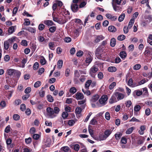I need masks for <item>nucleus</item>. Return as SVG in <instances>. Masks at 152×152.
Listing matches in <instances>:
<instances>
[{"label": "nucleus", "mask_w": 152, "mask_h": 152, "mask_svg": "<svg viewBox=\"0 0 152 152\" xmlns=\"http://www.w3.org/2000/svg\"><path fill=\"white\" fill-rule=\"evenodd\" d=\"M111 133V131L110 130H107L105 131L104 134L99 133L95 139L99 141L105 140Z\"/></svg>", "instance_id": "obj_1"}, {"label": "nucleus", "mask_w": 152, "mask_h": 152, "mask_svg": "<svg viewBox=\"0 0 152 152\" xmlns=\"http://www.w3.org/2000/svg\"><path fill=\"white\" fill-rule=\"evenodd\" d=\"M46 111L47 113V115L50 118H53L56 116V115L54 114L53 110L50 107H48L46 109Z\"/></svg>", "instance_id": "obj_2"}, {"label": "nucleus", "mask_w": 152, "mask_h": 152, "mask_svg": "<svg viewBox=\"0 0 152 152\" xmlns=\"http://www.w3.org/2000/svg\"><path fill=\"white\" fill-rule=\"evenodd\" d=\"M121 1V0H112V5L114 10L116 11L117 8H120V7L116 6L117 4L119 5Z\"/></svg>", "instance_id": "obj_3"}, {"label": "nucleus", "mask_w": 152, "mask_h": 152, "mask_svg": "<svg viewBox=\"0 0 152 152\" xmlns=\"http://www.w3.org/2000/svg\"><path fill=\"white\" fill-rule=\"evenodd\" d=\"M92 55L90 52H88L86 53V62L88 64H90L93 60V57L92 56Z\"/></svg>", "instance_id": "obj_4"}, {"label": "nucleus", "mask_w": 152, "mask_h": 152, "mask_svg": "<svg viewBox=\"0 0 152 152\" xmlns=\"http://www.w3.org/2000/svg\"><path fill=\"white\" fill-rule=\"evenodd\" d=\"M145 56L146 57L152 58V48H148L145 49L144 53Z\"/></svg>", "instance_id": "obj_5"}, {"label": "nucleus", "mask_w": 152, "mask_h": 152, "mask_svg": "<svg viewBox=\"0 0 152 152\" xmlns=\"http://www.w3.org/2000/svg\"><path fill=\"white\" fill-rule=\"evenodd\" d=\"M98 69L97 66L95 65L93 66L90 69L89 73L93 77H94L95 74L98 71Z\"/></svg>", "instance_id": "obj_6"}, {"label": "nucleus", "mask_w": 152, "mask_h": 152, "mask_svg": "<svg viewBox=\"0 0 152 152\" xmlns=\"http://www.w3.org/2000/svg\"><path fill=\"white\" fill-rule=\"evenodd\" d=\"M108 99L107 95H103L99 99V102L100 104L102 106L105 105L106 104V102Z\"/></svg>", "instance_id": "obj_7"}, {"label": "nucleus", "mask_w": 152, "mask_h": 152, "mask_svg": "<svg viewBox=\"0 0 152 152\" xmlns=\"http://www.w3.org/2000/svg\"><path fill=\"white\" fill-rule=\"evenodd\" d=\"M68 16L66 15H63L61 18H59L60 21H59V23L61 24H63L66 23L68 20Z\"/></svg>", "instance_id": "obj_8"}, {"label": "nucleus", "mask_w": 152, "mask_h": 152, "mask_svg": "<svg viewBox=\"0 0 152 152\" xmlns=\"http://www.w3.org/2000/svg\"><path fill=\"white\" fill-rule=\"evenodd\" d=\"M118 101L123 99L125 96V95L118 92H115L114 93Z\"/></svg>", "instance_id": "obj_9"}, {"label": "nucleus", "mask_w": 152, "mask_h": 152, "mask_svg": "<svg viewBox=\"0 0 152 152\" xmlns=\"http://www.w3.org/2000/svg\"><path fill=\"white\" fill-rule=\"evenodd\" d=\"M6 82L7 84L11 85L10 86L12 87H14L16 85V82L13 78L7 79Z\"/></svg>", "instance_id": "obj_10"}, {"label": "nucleus", "mask_w": 152, "mask_h": 152, "mask_svg": "<svg viewBox=\"0 0 152 152\" xmlns=\"http://www.w3.org/2000/svg\"><path fill=\"white\" fill-rule=\"evenodd\" d=\"M16 70L13 69H8L6 71V73L7 75L10 76H15V73L16 72Z\"/></svg>", "instance_id": "obj_11"}, {"label": "nucleus", "mask_w": 152, "mask_h": 152, "mask_svg": "<svg viewBox=\"0 0 152 152\" xmlns=\"http://www.w3.org/2000/svg\"><path fill=\"white\" fill-rule=\"evenodd\" d=\"M106 16L107 18L110 19L112 21H115L117 19V16H113L109 13L107 14L106 15Z\"/></svg>", "instance_id": "obj_12"}, {"label": "nucleus", "mask_w": 152, "mask_h": 152, "mask_svg": "<svg viewBox=\"0 0 152 152\" xmlns=\"http://www.w3.org/2000/svg\"><path fill=\"white\" fill-rule=\"evenodd\" d=\"M71 7L72 11L74 12H77L78 10V5L77 4H72Z\"/></svg>", "instance_id": "obj_13"}, {"label": "nucleus", "mask_w": 152, "mask_h": 152, "mask_svg": "<svg viewBox=\"0 0 152 152\" xmlns=\"http://www.w3.org/2000/svg\"><path fill=\"white\" fill-rule=\"evenodd\" d=\"M75 95V98L78 100L82 99L84 98L83 94L81 93L77 92Z\"/></svg>", "instance_id": "obj_14"}, {"label": "nucleus", "mask_w": 152, "mask_h": 152, "mask_svg": "<svg viewBox=\"0 0 152 152\" xmlns=\"http://www.w3.org/2000/svg\"><path fill=\"white\" fill-rule=\"evenodd\" d=\"M99 98V96L98 94H95L90 99L91 102H94L96 101Z\"/></svg>", "instance_id": "obj_15"}, {"label": "nucleus", "mask_w": 152, "mask_h": 152, "mask_svg": "<svg viewBox=\"0 0 152 152\" xmlns=\"http://www.w3.org/2000/svg\"><path fill=\"white\" fill-rule=\"evenodd\" d=\"M116 96L114 95V93L112 96L111 98L110 99L109 102L110 104H113L114 103L116 102H117V99L116 98Z\"/></svg>", "instance_id": "obj_16"}, {"label": "nucleus", "mask_w": 152, "mask_h": 152, "mask_svg": "<svg viewBox=\"0 0 152 152\" xmlns=\"http://www.w3.org/2000/svg\"><path fill=\"white\" fill-rule=\"evenodd\" d=\"M24 29H26L31 32L32 34H34L36 32V30L35 28H33L30 27H28L24 28Z\"/></svg>", "instance_id": "obj_17"}, {"label": "nucleus", "mask_w": 152, "mask_h": 152, "mask_svg": "<svg viewBox=\"0 0 152 152\" xmlns=\"http://www.w3.org/2000/svg\"><path fill=\"white\" fill-rule=\"evenodd\" d=\"M86 99L83 100L78 101V105H82V106L83 109H84L86 106Z\"/></svg>", "instance_id": "obj_18"}, {"label": "nucleus", "mask_w": 152, "mask_h": 152, "mask_svg": "<svg viewBox=\"0 0 152 152\" xmlns=\"http://www.w3.org/2000/svg\"><path fill=\"white\" fill-rule=\"evenodd\" d=\"M137 84H133V81L132 78H130L128 81V85L129 86L134 87L137 86H135Z\"/></svg>", "instance_id": "obj_19"}, {"label": "nucleus", "mask_w": 152, "mask_h": 152, "mask_svg": "<svg viewBox=\"0 0 152 152\" xmlns=\"http://www.w3.org/2000/svg\"><path fill=\"white\" fill-rule=\"evenodd\" d=\"M108 29L109 31L112 32H115L117 31V29L114 26H109Z\"/></svg>", "instance_id": "obj_20"}, {"label": "nucleus", "mask_w": 152, "mask_h": 152, "mask_svg": "<svg viewBox=\"0 0 152 152\" xmlns=\"http://www.w3.org/2000/svg\"><path fill=\"white\" fill-rule=\"evenodd\" d=\"M77 121V120L76 119L70 120L68 121V124L70 126H72Z\"/></svg>", "instance_id": "obj_21"}, {"label": "nucleus", "mask_w": 152, "mask_h": 152, "mask_svg": "<svg viewBox=\"0 0 152 152\" xmlns=\"http://www.w3.org/2000/svg\"><path fill=\"white\" fill-rule=\"evenodd\" d=\"M44 23L45 24L48 26H52L53 24V23L52 20H44Z\"/></svg>", "instance_id": "obj_22"}, {"label": "nucleus", "mask_w": 152, "mask_h": 152, "mask_svg": "<svg viewBox=\"0 0 152 152\" xmlns=\"http://www.w3.org/2000/svg\"><path fill=\"white\" fill-rule=\"evenodd\" d=\"M104 38V37L102 35L98 36L97 37L95 41L96 42H98L100 40H103Z\"/></svg>", "instance_id": "obj_23"}, {"label": "nucleus", "mask_w": 152, "mask_h": 152, "mask_svg": "<svg viewBox=\"0 0 152 152\" xmlns=\"http://www.w3.org/2000/svg\"><path fill=\"white\" fill-rule=\"evenodd\" d=\"M148 81V80L147 79H142V80L140 81L137 84H136L135 86H138L143 84L146 83Z\"/></svg>", "instance_id": "obj_24"}, {"label": "nucleus", "mask_w": 152, "mask_h": 152, "mask_svg": "<svg viewBox=\"0 0 152 152\" xmlns=\"http://www.w3.org/2000/svg\"><path fill=\"white\" fill-rule=\"evenodd\" d=\"M134 18H132L130 20L128 24V26H127L129 27V29L131 28L132 27L134 23Z\"/></svg>", "instance_id": "obj_25"}, {"label": "nucleus", "mask_w": 152, "mask_h": 152, "mask_svg": "<svg viewBox=\"0 0 152 152\" xmlns=\"http://www.w3.org/2000/svg\"><path fill=\"white\" fill-rule=\"evenodd\" d=\"M92 82V81L91 80H88L85 83V87L87 89H88V88L90 86Z\"/></svg>", "instance_id": "obj_26"}, {"label": "nucleus", "mask_w": 152, "mask_h": 152, "mask_svg": "<svg viewBox=\"0 0 152 152\" xmlns=\"http://www.w3.org/2000/svg\"><path fill=\"white\" fill-rule=\"evenodd\" d=\"M116 41L115 39L113 38L111 39L110 42V45L112 47H114L115 46L116 44Z\"/></svg>", "instance_id": "obj_27"}, {"label": "nucleus", "mask_w": 152, "mask_h": 152, "mask_svg": "<svg viewBox=\"0 0 152 152\" xmlns=\"http://www.w3.org/2000/svg\"><path fill=\"white\" fill-rule=\"evenodd\" d=\"M46 61L43 56L40 57V63L42 65H44L46 64Z\"/></svg>", "instance_id": "obj_28"}, {"label": "nucleus", "mask_w": 152, "mask_h": 152, "mask_svg": "<svg viewBox=\"0 0 152 152\" xmlns=\"http://www.w3.org/2000/svg\"><path fill=\"white\" fill-rule=\"evenodd\" d=\"M9 46V42L8 40L4 41V48L6 50H7L8 49Z\"/></svg>", "instance_id": "obj_29"}, {"label": "nucleus", "mask_w": 152, "mask_h": 152, "mask_svg": "<svg viewBox=\"0 0 152 152\" xmlns=\"http://www.w3.org/2000/svg\"><path fill=\"white\" fill-rule=\"evenodd\" d=\"M77 70H76L74 72V78L75 79L77 80L80 76L79 72Z\"/></svg>", "instance_id": "obj_30"}, {"label": "nucleus", "mask_w": 152, "mask_h": 152, "mask_svg": "<svg viewBox=\"0 0 152 152\" xmlns=\"http://www.w3.org/2000/svg\"><path fill=\"white\" fill-rule=\"evenodd\" d=\"M63 64V61L62 60H59L57 63V67L58 69L61 68Z\"/></svg>", "instance_id": "obj_31"}, {"label": "nucleus", "mask_w": 152, "mask_h": 152, "mask_svg": "<svg viewBox=\"0 0 152 152\" xmlns=\"http://www.w3.org/2000/svg\"><path fill=\"white\" fill-rule=\"evenodd\" d=\"M107 69L109 72H115L117 70L116 68L114 66L109 67Z\"/></svg>", "instance_id": "obj_32"}, {"label": "nucleus", "mask_w": 152, "mask_h": 152, "mask_svg": "<svg viewBox=\"0 0 152 152\" xmlns=\"http://www.w3.org/2000/svg\"><path fill=\"white\" fill-rule=\"evenodd\" d=\"M120 56L122 58L124 59L126 56V53L125 51H122L120 53Z\"/></svg>", "instance_id": "obj_33"}, {"label": "nucleus", "mask_w": 152, "mask_h": 152, "mask_svg": "<svg viewBox=\"0 0 152 152\" xmlns=\"http://www.w3.org/2000/svg\"><path fill=\"white\" fill-rule=\"evenodd\" d=\"M90 124L93 125H97L98 124L97 121L96 120L93 118L91 121Z\"/></svg>", "instance_id": "obj_34"}, {"label": "nucleus", "mask_w": 152, "mask_h": 152, "mask_svg": "<svg viewBox=\"0 0 152 152\" xmlns=\"http://www.w3.org/2000/svg\"><path fill=\"white\" fill-rule=\"evenodd\" d=\"M48 45L50 48L52 50H54V42H51L49 43Z\"/></svg>", "instance_id": "obj_35"}, {"label": "nucleus", "mask_w": 152, "mask_h": 152, "mask_svg": "<svg viewBox=\"0 0 152 152\" xmlns=\"http://www.w3.org/2000/svg\"><path fill=\"white\" fill-rule=\"evenodd\" d=\"M70 73V70L68 68H67L65 71V75L66 77H68Z\"/></svg>", "instance_id": "obj_36"}, {"label": "nucleus", "mask_w": 152, "mask_h": 152, "mask_svg": "<svg viewBox=\"0 0 152 152\" xmlns=\"http://www.w3.org/2000/svg\"><path fill=\"white\" fill-rule=\"evenodd\" d=\"M134 128L133 127H131L127 129L126 132V133L127 134H130L132 133L134 130Z\"/></svg>", "instance_id": "obj_37"}, {"label": "nucleus", "mask_w": 152, "mask_h": 152, "mask_svg": "<svg viewBox=\"0 0 152 152\" xmlns=\"http://www.w3.org/2000/svg\"><path fill=\"white\" fill-rule=\"evenodd\" d=\"M125 14L124 13H123L118 18V21L120 22L124 20L125 18Z\"/></svg>", "instance_id": "obj_38"}, {"label": "nucleus", "mask_w": 152, "mask_h": 152, "mask_svg": "<svg viewBox=\"0 0 152 152\" xmlns=\"http://www.w3.org/2000/svg\"><path fill=\"white\" fill-rule=\"evenodd\" d=\"M38 40L40 42H42L45 40L44 37L41 35H39L37 37Z\"/></svg>", "instance_id": "obj_39"}, {"label": "nucleus", "mask_w": 152, "mask_h": 152, "mask_svg": "<svg viewBox=\"0 0 152 152\" xmlns=\"http://www.w3.org/2000/svg\"><path fill=\"white\" fill-rule=\"evenodd\" d=\"M141 106L138 105H136L134 107V112L139 111L141 109Z\"/></svg>", "instance_id": "obj_40"}, {"label": "nucleus", "mask_w": 152, "mask_h": 152, "mask_svg": "<svg viewBox=\"0 0 152 152\" xmlns=\"http://www.w3.org/2000/svg\"><path fill=\"white\" fill-rule=\"evenodd\" d=\"M59 111L60 109L58 107H54L53 112L55 115V114H58L59 113Z\"/></svg>", "instance_id": "obj_41"}, {"label": "nucleus", "mask_w": 152, "mask_h": 152, "mask_svg": "<svg viewBox=\"0 0 152 152\" xmlns=\"http://www.w3.org/2000/svg\"><path fill=\"white\" fill-rule=\"evenodd\" d=\"M47 97L48 101L50 102H52L53 101V98L51 95H48Z\"/></svg>", "instance_id": "obj_42"}, {"label": "nucleus", "mask_w": 152, "mask_h": 152, "mask_svg": "<svg viewBox=\"0 0 152 152\" xmlns=\"http://www.w3.org/2000/svg\"><path fill=\"white\" fill-rule=\"evenodd\" d=\"M125 38V36L124 35H121L118 36L117 39L118 40L120 41H122Z\"/></svg>", "instance_id": "obj_43"}, {"label": "nucleus", "mask_w": 152, "mask_h": 152, "mask_svg": "<svg viewBox=\"0 0 152 152\" xmlns=\"http://www.w3.org/2000/svg\"><path fill=\"white\" fill-rule=\"evenodd\" d=\"M116 85V83L115 82L112 83L109 86V88L110 90L113 89Z\"/></svg>", "instance_id": "obj_44"}, {"label": "nucleus", "mask_w": 152, "mask_h": 152, "mask_svg": "<svg viewBox=\"0 0 152 152\" xmlns=\"http://www.w3.org/2000/svg\"><path fill=\"white\" fill-rule=\"evenodd\" d=\"M122 134L121 133L118 132L116 133L115 135L116 139L117 140H119Z\"/></svg>", "instance_id": "obj_45"}, {"label": "nucleus", "mask_w": 152, "mask_h": 152, "mask_svg": "<svg viewBox=\"0 0 152 152\" xmlns=\"http://www.w3.org/2000/svg\"><path fill=\"white\" fill-rule=\"evenodd\" d=\"M8 31L10 34L12 33L15 31L14 26H12L10 27Z\"/></svg>", "instance_id": "obj_46"}, {"label": "nucleus", "mask_w": 152, "mask_h": 152, "mask_svg": "<svg viewBox=\"0 0 152 152\" xmlns=\"http://www.w3.org/2000/svg\"><path fill=\"white\" fill-rule=\"evenodd\" d=\"M68 116V113L65 112H63L62 114V116L64 119H65Z\"/></svg>", "instance_id": "obj_47"}, {"label": "nucleus", "mask_w": 152, "mask_h": 152, "mask_svg": "<svg viewBox=\"0 0 152 152\" xmlns=\"http://www.w3.org/2000/svg\"><path fill=\"white\" fill-rule=\"evenodd\" d=\"M61 150L65 152H67L69 150V148L68 146H65L62 147Z\"/></svg>", "instance_id": "obj_48"}, {"label": "nucleus", "mask_w": 152, "mask_h": 152, "mask_svg": "<svg viewBox=\"0 0 152 152\" xmlns=\"http://www.w3.org/2000/svg\"><path fill=\"white\" fill-rule=\"evenodd\" d=\"M70 92L72 94H74L77 91L76 88L74 87L71 88L69 90Z\"/></svg>", "instance_id": "obj_49"}, {"label": "nucleus", "mask_w": 152, "mask_h": 152, "mask_svg": "<svg viewBox=\"0 0 152 152\" xmlns=\"http://www.w3.org/2000/svg\"><path fill=\"white\" fill-rule=\"evenodd\" d=\"M141 65L139 64H135L133 67V69L134 70H137L141 68Z\"/></svg>", "instance_id": "obj_50"}, {"label": "nucleus", "mask_w": 152, "mask_h": 152, "mask_svg": "<svg viewBox=\"0 0 152 152\" xmlns=\"http://www.w3.org/2000/svg\"><path fill=\"white\" fill-rule=\"evenodd\" d=\"M41 85V83L40 81H38L36 82L34 85V87L37 88L39 87Z\"/></svg>", "instance_id": "obj_51"}, {"label": "nucleus", "mask_w": 152, "mask_h": 152, "mask_svg": "<svg viewBox=\"0 0 152 152\" xmlns=\"http://www.w3.org/2000/svg\"><path fill=\"white\" fill-rule=\"evenodd\" d=\"M134 91L136 93V95L138 96H140L142 94V91L139 90H135Z\"/></svg>", "instance_id": "obj_52"}, {"label": "nucleus", "mask_w": 152, "mask_h": 152, "mask_svg": "<svg viewBox=\"0 0 152 152\" xmlns=\"http://www.w3.org/2000/svg\"><path fill=\"white\" fill-rule=\"evenodd\" d=\"M86 1H85L81 2L79 5V7L80 8L83 7L86 5Z\"/></svg>", "instance_id": "obj_53"}, {"label": "nucleus", "mask_w": 152, "mask_h": 152, "mask_svg": "<svg viewBox=\"0 0 152 152\" xmlns=\"http://www.w3.org/2000/svg\"><path fill=\"white\" fill-rule=\"evenodd\" d=\"M105 118L107 120H109L110 119V115L109 112H107L106 113L105 115Z\"/></svg>", "instance_id": "obj_54"}, {"label": "nucleus", "mask_w": 152, "mask_h": 152, "mask_svg": "<svg viewBox=\"0 0 152 152\" xmlns=\"http://www.w3.org/2000/svg\"><path fill=\"white\" fill-rule=\"evenodd\" d=\"M24 20L25 21V22L24 23L26 26H28L30 25V22L28 19L25 18L24 19Z\"/></svg>", "instance_id": "obj_55"}, {"label": "nucleus", "mask_w": 152, "mask_h": 152, "mask_svg": "<svg viewBox=\"0 0 152 152\" xmlns=\"http://www.w3.org/2000/svg\"><path fill=\"white\" fill-rule=\"evenodd\" d=\"M82 111L81 108L79 107H77L75 109V112L76 113L80 114L81 113Z\"/></svg>", "instance_id": "obj_56"}, {"label": "nucleus", "mask_w": 152, "mask_h": 152, "mask_svg": "<svg viewBox=\"0 0 152 152\" xmlns=\"http://www.w3.org/2000/svg\"><path fill=\"white\" fill-rule=\"evenodd\" d=\"M13 119L15 121L19 120L20 118V116L18 114H14L13 116Z\"/></svg>", "instance_id": "obj_57"}, {"label": "nucleus", "mask_w": 152, "mask_h": 152, "mask_svg": "<svg viewBox=\"0 0 152 152\" xmlns=\"http://www.w3.org/2000/svg\"><path fill=\"white\" fill-rule=\"evenodd\" d=\"M80 148L79 145L77 144H75L74 146V149L76 151H78Z\"/></svg>", "instance_id": "obj_58"}, {"label": "nucleus", "mask_w": 152, "mask_h": 152, "mask_svg": "<svg viewBox=\"0 0 152 152\" xmlns=\"http://www.w3.org/2000/svg\"><path fill=\"white\" fill-rule=\"evenodd\" d=\"M52 16L53 20L59 23V21H60L59 19H58L57 17H55L53 14H52Z\"/></svg>", "instance_id": "obj_59"}, {"label": "nucleus", "mask_w": 152, "mask_h": 152, "mask_svg": "<svg viewBox=\"0 0 152 152\" xmlns=\"http://www.w3.org/2000/svg\"><path fill=\"white\" fill-rule=\"evenodd\" d=\"M82 91L84 94L87 96L90 95L91 94L90 91L88 90L85 91L83 89H82Z\"/></svg>", "instance_id": "obj_60"}, {"label": "nucleus", "mask_w": 152, "mask_h": 152, "mask_svg": "<svg viewBox=\"0 0 152 152\" xmlns=\"http://www.w3.org/2000/svg\"><path fill=\"white\" fill-rule=\"evenodd\" d=\"M126 106L127 107H129L132 104V103L130 100L127 101L125 103Z\"/></svg>", "instance_id": "obj_61"}, {"label": "nucleus", "mask_w": 152, "mask_h": 152, "mask_svg": "<svg viewBox=\"0 0 152 152\" xmlns=\"http://www.w3.org/2000/svg\"><path fill=\"white\" fill-rule=\"evenodd\" d=\"M45 28V25L42 24H40L38 26V29L39 30L42 31Z\"/></svg>", "instance_id": "obj_62"}, {"label": "nucleus", "mask_w": 152, "mask_h": 152, "mask_svg": "<svg viewBox=\"0 0 152 152\" xmlns=\"http://www.w3.org/2000/svg\"><path fill=\"white\" fill-rule=\"evenodd\" d=\"M129 27L126 26H125L124 27L123 31L124 33L127 34L129 32Z\"/></svg>", "instance_id": "obj_63"}, {"label": "nucleus", "mask_w": 152, "mask_h": 152, "mask_svg": "<svg viewBox=\"0 0 152 152\" xmlns=\"http://www.w3.org/2000/svg\"><path fill=\"white\" fill-rule=\"evenodd\" d=\"M39 66V63L37 62H36L33 65V68L34 70H36L37 69Z\"/></svg>", "instance_id": "obj_64"}]
</instances>
